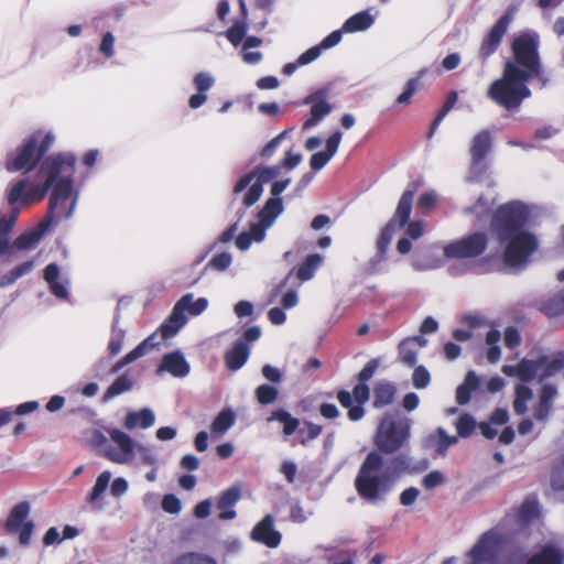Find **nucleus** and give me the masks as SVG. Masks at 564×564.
Wrapping results in <instances>:
<instances>
[{"mask_svg":"<svg viewBox=\"0 0 564 564\" xmlns=\"http://www.w3.org/2000/svg\"><path fill=\"white\" fill-rule=\"evenodd\" d=\"M540 40L535 32H523L511 44L513 59L505 62L503 73L491 83L487 96L507 110L518 109L524 99L531 97L527 84L538 79L544 86L549 78L544 74L539 53Z\"/></svg>","mask_w":564,"mask_h":564,"instance_id":"f257e3e1","label":"nucleus"},{"mask_svg":"<svg viewBox=\"0 0 564 564\" xmlns=\"http://www.w3.org/2000/svg\"><path fill=\"white\" fill-rule=\"evenodd\" d=\"M411 460L403 453L389 459H384L377 451L368 453L354 480L359 498L370 506L383 505L400 477L417 470L411 467Z\"/></svg>","mask_w":564,"mask_h":564,"instance_id":"f03ea898","label":"nucleus"},{"mask_svg":"<svg viewBox=\"0 0 564 564\" xmlns=\"http://www.w3.org/2000/svg\"><path fill=\"white\" fill-rule=\"evenodd\" d=\"M466 564H562L563 556L558 549L544 546L539 553L529 557L527 549L509 540L508 535L497 529L484 532L473 547L466 553Z\"/></svg>","mask_w":564,"mask_h":564,"instance_id":"7ed1b4c3","label":"nucleus"},{"mask_svg":"<svg viewBox=\"0 0 564 564\" xmlns=\"http://www.w3.org/2000/svg\"><path fill=\"white\" fill-rule=\"evenodd\" d=\"M530 214L525 204L513 200L501 205L492 217L491 227L506 245L503 258L509 267L525 264L538 248L535 236L525 230Z\"/></svg>","mask_w":564,"mask_h":564,"instance_id":"20e7f679","label":"nucleus"},{"mask_svg":"<svg viewBox=\"0 0 564 564\" xmlns=\"http://www.w3.org/2000/svg\"><path fill=\"white\" fill-rule=\"evenodd\" d=\"M533 358H522L517 365H503L501 371L508 377H516L523 383L538 380L543 383L564 369V351L547 355L544 349L532 351Z\"/></svg>","mask_w":564,"mask_h":564,"instance_id":"39448f33","label":"nucleus"},{"mask_svg":"<svg viewBox=\"0 0 564 564\" xmlns=\"http://www.w3.org/2000/svg\"><path fill=\"white\" fill-rule=\"evenodd\" d=\"M412 420L400 410L386 412L376 431L373 443L377 452L392 455L404 447L411 437Z\"/></svg>","mask_w":564,"mask_h":564,"instance_id":"423d86ee","label":"nucleus"},{"mask_svg":"<svg viewBox=\"0 0 564 564\" xmlns=\"http://www.w3.org/2000/svg\"><path fill=\"white\" fill-rule=\"evenodd\" d=\"M415 187L408 188L403 192L398 203L397 209L392 218L387 223V225L381 229L380 235L376 242L377 253L383 254L387 257V251L393 234L405 227L410 220L411 212H412V203L415 194Z\"/></svg>","mask_w":564,"mask_h":564,"instance_id":"0eeeda50","label":"nucleus"},{"mask_svg":"<svg viewBox=\"0 0 564 564\" xmlns=\"http://www.w3.org/2000/svg\"><path fill=\"white\" fill-rule=\"evenodd\" d=\"M76 156L72 153H58L46 158L39 170V177L43 180L42 184L32 186L29 193L32 195L33 200L42 199L47 192L52 188L57 176L62 173L63 165H67L70 170L74 169Z\"/></svg>","mask_w":564,"mask_h":564,"instance_id":"6e6552de","label":"nucleus"},{"mask_svg":"<svg viewBox=\"0 0 564 564\" xmlns=\"http://www.w3.org/2000/svg\"><path fill=\"white\" fill-rule=\"evenodd\" d=\"M487 246V235L477 231L447 243L444 247L443 253L447 259L477 258L486 251Z\"/></svg>","mask_w":564,"mask_h":564,"instance_id":"1a4fd4ad","label":"nucleus"},{"mask_svg":"<svg viewBox=\"0 0 564 564\" xmlns=\"http://www.w3.org/2000/svg\"><path fill=\"white\" fill-rule=\"evenodd\" d=\"M30 512V502L21 501L11 509L4 523V528L8 533H19V542L23 546L30 545L35 528L34 522L32 520H28Z\"/></svg>","mask_w":564,"mask_h":564,"instance_id":"9d476101","label":"nucleus"},{"mask_svg":"<svg viewBox=\"0 0 564 564\" xmlns=\"http://www.w3.org/2000/svg\"><path fill=\"white\" fill-rule=\"evenodd\" d=\"M106 431L117 447L108 446L104 449L102 455L116 464L129 463L134 455L138 443H135L130 435L117 427H109Z\"/></svg>","mask_w":564,"mask_h":564,"instance_id":"9b49d317","label":"nucleus"},{"mask_svg":"<svg viewBox=\"0 0 564 564\" xmlns=\"http://www.w3.org/2000/svg\"><path fill=\"white\" fill-rule=\"evenodd\" d=\"M332 90V85L327 84L312 94L307 95L302 104L303 105H312L310 110V118H307L303 124L304 129H311L317 126L326 116H328L333 107L327 101V96Z\"/></svg>","mask_w":564,"mask_h":564,"instance_id":"f8f14e48","label":"nucleus"},{"mask_svg":"<svg viewBox=\"0 0 564 564\" xmlns=\"http://www.w3.org/2000/svg\"><path fill=\"white\" fill-rule=\"evenodd\" d=\"M42 159H37L36 137L32 135L18 149L15 155L8 154L6 167L9 172L32 171Z\"/></svg>","mask_w":564,"mask_h":564,"instance_id":"ddd939ff","label":"nucleus"},{"mask_svg":"<svg viewBox=\"0 0 564 564\" xmlns=\"http://www.w3.org/2000/svg\"><path fill=\"white\" fill-rule=\"evenodd\" d=\"M492 149V138L489 130L479 131L471 140L470 144V172L481 175L487 170L486 156Z\"/></svg>","mask_w":564,"mask_h":564,"instance_id":"4468645a","label":"nucleus"},{"mask_svg":"<svg viewBox=\"0 0 564 564\" xmlns=\"http://www.w3.org/2000/svg\"><path fill=\"white\" fill-rule=\"evenodd\" d=\"M511 20V14L506 12L496 21L488 34L485 36L478 51V56L482 63H486L487 59L498 50L503 35L509 29Z\"/></svg>","mask_w":564,"mask_h":564,"instance_id":"2eb2a0df","label":"nucleus"},{"mask_svg":"<svg viewBox=\"0 0 564 564\" xmlns=\"http://www.w3.org/2000/svg\"><path fill=\"white\" fill-rule=\"evenodd\" d=\"M54 221V217L51 215H45L43 220L33 229L25 231L19 235L13 242H10V249L8 252H4L2 256H10L13 253V250H30L34 248L39 241L42 239L44 234L48 230L50 226Z\"/></svg>","mask_w":564,"mask_h":564,"instance_id":"dca6fc26","label":"nucleus"},{"mask_svg":"<svg viewBox=\"0 0 564 564\" xmlns=\"http://www.w3.org/2000/svg\"><path fill=\"white\" fill-rule=\"evenodd\" d=\"M250 538L252 541L271 549L278 547L282 540L281 533L274 529V518L272 514H267L253 527Z\"/></svg>","mask_w":564,"mask_h":564,"instance_id":"f3484780","label":"nucleus"},{"mask_svg":"<svg viewBox=\"0 0 564 564\" xmlns=\"http://www.w3.org/2000/svg\"><path fill=\"white\" fill-rule=\"evenodd\" d=\"M191 366L180 350L169 352L162 357L156 373L169 372L175 378H184L189 373Z\"/></svg>","mask_w":564,"mask_h":564,"instance_id":"a211bd4d","label":"nucleus"},{"mask_svg":"<svg viewBox=\"0 0 564 564\" xmlns=\"http://www.w3.org/2000/svg\"><path fill=\"white\" fill-rule=\"evenodd\" d=\"M52 187L53 192L50 197L48 210L46 215L54 217V213L59 207L64 206L69 199L73 189V180L69 175L63 177L57 176Z\"/></svg>","mask_w":564,"mask_h":564,"instance_id":"6ab92c4d","label":"nucleus"},{"mask_svg":"<svg viewBox=\"0 0 564 564\" xmlns=\"http://www.w3.org/2000/svg\"><path fill=\"white\" fill-rule=\"evenodd\" d=\"M241 498V488L239 485H234L228 489L224 490L216 503V508L220 511L218 518L220 520H232L237 513L234 509L236 503Z\"/></svg>","mask_w":564,"mask_h":564,"instance_id":"aec40b11","label":"nucleus"},{"mask_svg":"<svg viewBox=\"0 0 564 564\" xmlns=\"http://www.w3.org/2000/svg\"><path fill=\"white\" fill-rule=\"evenodd\" d=\"M184 304L185 300H178L174 305L170 316L161 324L159 332L163 339L175 336L186 324L187 318L185 314H182V306H184Z\"/></svg>","mask_w":564,"mask_h":564,"instance_id":"412c9836","label":"nucleus"},{"mask_svg":"<svg viewBox=\"0 0 564 564\" xmlns=\"http://www.w3.org/2000/svg\"><path fill=\"white\" fill-rule=\"evenodd\" d=\"M457 443V436H451L443 427H437L435 433L429 434L424 440V446L434 449L435 454L445 457L448 448Z\"/></svg>","mask_w":564,"mask_h":564,"instance_id":"4be33fe9","label":"nucleus"},{"mask_svg":"<svg viewBox=\"0 0 564 564\" xmlns=\"http://www.w3.org/2000/svg\"><path fill=\"white\" fill-rule=\"evenodd\" d=\"M250 356V348L241 339L235 341L234 346L225 354L226 367L231 371H237L245 366Z\"/></svg>","mask_w":564,"mask_h":564,"instance_id":"5701e85b","label":"nucleus"},{"mask_svg":"<svg viewBox=\"0 0 564 564\" xmlns=\"http://www.w3.org/2000/svg\"><path fill=\"white\" fill-rule=\"evenodd\" d=\"M59 267L56 263H50L44 269V280L50 285V291L61 300L68 299V281L59 282Z\"/></svg>","mask_w":564,"mask_h":564,"instance_id":"b1692460","label":"nucleus"},{"mask_svg":"<svg viewBox=\"0 0 564 564\" xmlns=\"http://www.w3.org/2000/svg\"><path fill=\"white\" fill-rule=\"evenodd\" d=\"M397 394V387L393 382L387 380L377 381L373 387V402L375 409L386 408L394 402Z\"/></svg>","mask_w":564,"mask_h":564,"instance_id":"393cba45","label":"nucleus"},{"mask_svg":"<svg viewBox=\"0 0 564 564\" xmlns=\"http://www.w3.org/2000/svg\"><path fill=\"white\" fill-rule=\"evenodd\" d=\"M155 422L154 412L150 408H143L139 411H130L127 413L123 426L127 430H133L135 427L149 429Z\"/></svg>","mask_w":564,"mask_h":564,"instance_id":"a878e982","label":"nucleus"},{"mask_svg":"<svg viewBox=\"0 0 564 564\" xmlns=\"http://www.w3.org/2000/svg\"><path fill=\"white\" fill-rule=\"evenodd\" d=\"M12 210L9 215L0 217V256L10 249V234L17 223L20 208L11 206Z\"/></svg>","mask_w":564,"mask_h":564,"instance_id":"bb28decb","label":"nucleus"},{"mask_svg":"<svg viewBox=\"0 0 564 564\" xmlns=\"http://www.w3.org/2000/svg\"><path fill=\"white\" fill-rule=\"evenodd\" d=\"M560 282H564V269L557 274ZM539 310L550 317L564 314V289L540 303Z\"/></svg>","mask_w":564,"mask_h":564,"instance_id":"cd10ccee","label":"nucleus"},{"mask_svg":"<svg viewBox=\"0 0 564 564\" xmlns=\"http://www.w3.org/2000/svg\"><path fill=\"white\" fill-rule=\"evenodd\" d=\"M480 386V379L474 370L467 371L463 383L456 389V402L459 405L469 403L471 392L476 391Z\"/></svg>","mask_w":564,"mask_h":564,"instance_id":"c85d7f7f","label":"nucleus"},{"mask_svg":"<svg viewBox=\"0 0 564 564\" xmlns=\"http://www.w3.org/2000/svg\"><path fill=\"white\" fill-rule=\"evenodd\" d=\"M284 206L281 197H270L258 212L257 218L267 226H272L275 219L283 213Z\"/></svg>","mask_w":564,"mask_h":564,"instance_id":"c756f323","label":"nucleus"},{"mask_svg":"<svg viewBox=\"0 0 564 564\" xmlns=\"http://www.w3.org/2000/svg\"><path fill=\"white\" fill-rule=\"evenodd\" d=\"M278 421L283 425V435L284 437H289L293 435L300 427L301 421L300 419L293 416L289 411L283 408H278L273 410L268 417V422Z\"/></svg>","mask_w":564,"mask_h":564,"instance_id":"7c9ffc66","label":"nucleus"},{"mask_svg":"<svg viewBox=\"0 0 564 564\" xmlns=\"http://www.w3.org/2000/svg\"><path fill=\"white\" fill-rule=\"evenodd\" d=\"M28 185V178H21L11 184L7 193V199L10 206H14L18 203L25 206L33 202L32 195L26 191Z\"/></svg>","mask_w":564,"mask_h":564,"instance_id":"2f4dec72","label":"nucleus"},{"mask_svg":"<svg viewBox=\"0 0 564 564\" xmlns=\"http://www.w3.org/2000/svg\"><path fill=\"white\" fill-rule=\"evenodd\" d=\"M120 304L121 301H119L116 313L113 316L112 325H111V338L108 343V351L110 356H116L120 352L122 348V344L126 336V330L123 328L119 327V321H120Z\"/></svg>","mask_w":564,"mask_h":564,"instance_id":"473e14b6","label":"nucleus"},{"mask_svg":"<svg viewBox=\"0 0 564 564\" xmlns=\"http://www.w3.org/2000/svg\"><path fill=\"white\" fill-rule=\"evenodd\" d=\"M236 422L235 412L227 408L221 410L210 424L213 436L224 435Z\"/></svg>","mask_w":564,"mask_h":564,"instance_id":"72a5a7b5","label":"nucleus"},{"mask_svg":"<svg viewBox=\"0 0 564 564\" xmlns=\"http://www.w3.org/2000/svg\"><path fill=\"white\" fill-rule=\"evenodd\" d=\"M375 22L373 17L368 11H360L348 18L343 24V31L347 33L365 31Z\"/></svg>","mask_w":564,"mask_h":564,"instance_id":"f704fd0d","label":"nucleus"},{"mask_svg":"<svg viewBox=\"0 0 564 564\" xmlns=\"http://www.w3.org/2000/svg\"><path fill=\"white\" fill-rule=\"evenodd\" d=\"M133 380L132 378L127 375V373H123L121 376H119L109 387L108 389L106 390V392L104 393L102 395V399L101 401L104 403H108L110 400H112L113 398L122 394V393H126L128 391H130L132 388H133Z\"/></svg>","mask_w":564,"mask_h":564,"instance_id":"c9c22d12","label":"nucleus"},{"mask_svg":"<svg viewBox=\"0 0 564 564\" xmlns=\"http://www.w3.org/2000/svg\"><path fill=\"white\" fill-rule=\"evenodd\" d=\"M324 258L319 253L308 254L296 270V276L300 281L305 282L314 276L315 271L322 265Z\"/></svg>","mask_w":564,"mask_h":564,"instance_id":"e433bc0d","label":"nucleus"},{"mask_svg":"<svg viewBox=\"0 0 564 564\" xmlns=\"http://www.w3.org/2000/svg\"><path fill=\"white\" fill-rule=\"evenodd\" d=\"M477 427V422L475 417L469 413L460 414L455 421V429L457 431V440L459 437L467 438L471 436L474 431Z\"/></svg>","mask_w":564,"mask_h":564,"instance_id":"4c0bfd02","label":"nucleus"},{"mask_svg":"<svg viewBox=\"0 0 564 564\" xmlns=\"http://www.w3.org/2000/svg\"><path fill=\"white\" fill-rule=\"evenodd\" d=\"M111 479V473L109 470L102 471L96 479V482L87 497V501L97 505L104 492L107 490Z\"/></svg>","mask_w":564,"mask_h":564,"instance_id":"58836bf2","label":"nucleus"},{"mask_svg":"<svg viewBox=\"0 0 564 564\" xmlns=\"http://www.w3.org/2000/svg\"><path fill=\"white\" fill-rule=\"evenodd\" d=\"M34 267V261H25L15 268H13L7 274H3L0 278V286H8L13 284L18 279L29 273Z\"/></svg>","mask_w":564,"mask_h":564,"instance_id":"ea45409f","label":"nucleus"},{"mask_svg":"<svg viewBox=\"0 0 564 564\" xmlns=\"http://www.w3.org/2000/svg\"><path fill=\"white\" fill-rule=\"evenodd\" d=\"M173 564H218L217 561L202 552H186L177 556Z\"/></svg>","mask_w":564,"mask_h":564,"instance_id":"a19ab883","label":"nucleus"},{"mask_svg":"<svg viewBox=\"0 0 564 564\" xmlns=\"http://www.w3.org/2000/svg\"><path fill=\"white\" fill-rule=\"evenodd\" d=\"M426 69L422 68L417 72V75L413 78H410L404 87V90L402 94L398 96L395 99V104L399 105H408L411 102V98L414 95L415 90L417 89V86L420 85L421 78L425 75Z\"/></svg>","mask_w":564,"mask_h":564,"instance_id":"79ce46f5","label":"nucleus"},{"mask_svg":"<svg viewBox=\"0 0 564 564\" xmlns=\"http://www.w3.org/2000/svg\"><path fill=\"white\" fill-rule=\"evenodd\" d=\"M193 294L187 293L183 295L180 300H185L184 306H182V314L188 312L192 316H197L202 314L208 305V301L205 297H199L196 301H193Z\"/></svg>","mask_w":564,"mask_h":564,"instance_id":"37998d69","label":"nucleus"},{"mask_svg":"<svg viewBox=\"0 0 564 564\" xmlns=\"http://www.w3.org/2000/svg\"><path fill=\"white\" fill-rule=\"evenodd\" d=\"M254 397L261 405L272 404L279 398V390L274 386L263 383L256 388Z\"/></svg>","mask_w":564,"mask_h":564,"instance_id":"c03bdc74","label":"nucleus"},{"mask_svg":"<svg viewBox=\"0 0 564 564\" xmlns=\"http://www.w3.org/2000/svg\"><path fill=\"white\" fill-rule=\"evenodd\" d=\"M539 516V502L535 499L528 498L518 510V520L522 523H529Z\"/></svg>","mask_w":564,"mask_h":564,"instance_id":"a18cd8bd","label":"nucleus"},{"mask_svg":"<svg viewBox=\"0 0 564 564\" xmlns=\"http://www.w3.org/2000/svg\"><path fill=\"white\" fill-rule=\"evenodd\" d=\"M256 181L264 185L265 183L276 178L281 174V165L262 166L259 165L252 170Z\"/></svg>","mask_w":564,"mask_h":564,"instance_id":"49530a36","label":"nucleus"},{"mask_svg":"<svg viewBox=\"0 0 564 564\" xmlns=\"http://www.w3.org/2000/svg\"><path fill=\"white\" fill-rule=\"evenodd\" d=\"M248 23L245 20L236 21L225 33L228 41L237 46L246 36Z\"/></svg>","mask_w":564,"mask_h":564,"instance_id":"de8ad7c7","label":"nucleus"},{"mask_svg":"<svg viewBox=\"0 0 564 564\" xmlns=\"http://www.w3.org/2000/svg\"><path fill=\"white\" fill-rule=\"evenodd\" d=\"M398 350L399 357L404 365L413 367L416 364L417 354L415 349H413L410 338L403 339L399 344Z\"/></svg>","mask_w":564,"mask_h":564,"instance_id":"09e8293b","label":"nucleus"},{"mask_svg":"<svg viewBox=\"0 0 564 564\" xmlns=\"http://www.w3.org/2000/svg\"><path fill=\"white\" fill-rule=\"evenodd\" d=\"M160 341L156 339V334H152L142 340L135 348L132 349L133 356L138 359L147 355L150 350L158 347Z\"/></svg>","mask_w":564,"mask_h":564,"instance_id":"8fccbe9b","label":"nucleus"},{"mask_svg":"<svg viewBox=\"0 0 564 564\" xmlns=\"http://www.w3.org/2000/svg\"><path fill=\"white\" fill-rule=\"evenodd\" d=\"M232 262V257L229 252H221L218 254H215L210 261L207 263L206 268H213L217 271H225L227 270Z\"/></svg>","mask_w":564,"mask_h":564,"instance_id":"3c124183","label":"nucleus"},{"mask_svg":"<svg viewBox=\"0 0 564 564\" xmlns=\"http://www.w3.org/2000/svg\"><path fill=\"white\" fill-rule=\"evenodd\" d=\"M431 376L424 366H417L412 373V383L416 389H424L430 384Z\"/></svg>","mask_w":564,"mask_h":564,"instance_id":"603ef678","label":"nucleus"},{"mask_svg":"<svg viewBox=\"0 0 564 564\" xmlns=\"http://www.w3.org/2000/svg\"><path fill=\"white\" fill-rule=\"evenodd\" d=\"M263 193V185L256 181L247 191L243 196L242 204L245 207H251L254 205L261 197Z\"/></svg>","mask_w":564,"mask_h":564,"instance_id":"864d4df0","label":"nucleus"},{"mask_svg":"<svg viewBox=\"0 0 564 564\" xmlns=\"http://www.w3.org/2000/svg\"><path fill=\"white\" fill-rule=\"evenodd\" d=\"M463 212L465 215H476L478 218H481L489 213L488 200L480 195L474 205L465 207Z\"/></svg>","mask_w":564,"mask_h":564,"instance_id":"5fc2aeb1","label":"nucleus"},{"mask_svg":"<svg viewBox=\"0 0 564 564\" xmlns=\"http://www.w3.org/2000/svg\"><path fill=\"white\" fill-rule=\"evenodd\" d=\"M444 482L445 477L440 470L430 471L422 478V486L427 490L434 489Z\"/></svg>","mask_w":564,"mask_h":564,"instance_id":"6e6d98bb","label":"nucleus"},{"mask_svg":"<svg viewBox=\"0 0 564 564\" xmlns=\"http://www.w3.org/2000/svg\"><path fill=\"white\" fill-rule=\"evenodd\" d=\"M305 426L307 429L306 435L299 440V444L302 446H307L312 441L316 440L323 431L322 425L315 424L311 421H305Z\"/></svg>","mask_w":564,"mask_h":564,"instance_id":"4d7b16f0","label":"nucleus"},{"mask_svg":"<svg viewBox=\"0 0 564 564\" xmlns=\"http://www.w3.org/2000/svg\"><path fill=\"white\" fill-rule=\"evenodd\" d=\"M161 505L162 509L171 514H177L182 510V501L174 494L165 495Z\"/></svg>","mask_w":564,"mask_h":564,"instance_id":"13d9d810","label":"nucleus"},{"mask_svg":"<svg viewBox=\"0 0 564 564\" xmlns=\"http://www.w3.org/2000/svg\"><path fill=\"white\" fill-rule=\"evenodd\" d=\"M380 358H372L370 359L365 367L360 370V372L357 376L358 381L366 382L369 381L373 375L376 373L377 369L380 366Z\"/></svg>","mask_w":564,"mask_h":564,"instance_id":"bf43d9fd","label":"nucleus"},{"mask_svg":"<svg viewBox=\"0 0 564 564\" xmlns=\"http://www.w3.org/2000/svg\"><path fill=\"white\" fill-rule=\"evenodd\" d=\"M350 393L356 403L365 404L370 398V388L366 382L358 381Z\"/></svg>","mask_w":564,"mask_h":564,"instance_id":"052dcab7","label":"nucleus"},{"mask_svg":"<svg viewBox=\"0 0 564 564\" xmlns=\"http://www.w3.org/2000/svg\"><path fill=\"white\" fill-rule=\"evenodd\" d=\"M214 77L209 73L200 72L194 76V85L199 93L207 91L214 85Z\"/></svg>","mask_w":564,"mask_h":564,"instance_id":"680f3d73","label":"nucleus"},{"mask_svg":"<svg viewBox=\"0 0 564 564\" xmlns=\"http://www.w3.org/2000/svg\"><path fill=\"white\" fill-rule=\"evenodd\" d=\"M286 131H282L276 137L271 139L260 151V155L263 159H269L273 155L282 140L285 138Z\"/></svg>","mask_w":564,"mask_h":564,"instance_id":"e2e57ef3","label":"nucleus"},{"mask_svg":"<svg viewBox=\"0 0 564 564\" xmlns=\"http://www.w3.org/2000/svg\"><path fill=\"white\" fill-rule=\"evenodd\" d=\"M521 344V336L519 330L513 327L509 326L505 330V345L506 347L510 349H514Z\"/></svg>","mask_w":564,"mask_h":564,"instance_id":"0e129e2a","label":"nucleus"},{"mask_svg":"<svg viewBox=\"0 0 564 564\" xmlns=\"http://www.w3.org/2000/svg\"><path fill=\"white\" fill-rule=\"evenodd\" d=\"M135 449L140 453L144 465L156 467L158 458L149 446L138 443Z\"/></svg>","mask_w":564,"mask_h":564,"instance_id":"69168bd1","label":"nucleus"},{"mask_svg":"<svg viewBox=\"0 0 564 564\" xmlns=\"http://www.w3.org/2000/svg\"><path fill=\"white\" fill-rule=\"evenodd\" d=\"M262 376L272 383H280L283 380L282 371L269 364L264 365L261 369Z\"/></svg>","mask_w":564,"mask_h":564,"instance_id":"338daca9","label":"nucleus"},{"mask_svg":"<svg viewBox=\"0 0 564 564\" xmlns=\"http://www.w3.org/2000/svg\"><path fill=\"white\" fill-rule=\"evenodd\" d=\"M553 409V403L550 401H545L539 398V403L534 410V417L538 421H546L551 411Z\"/></svg>","mask_w":564,"mask_h":564,"instance_id":"774afa93","label":"nucleus"}]
</instances>
